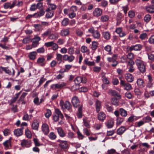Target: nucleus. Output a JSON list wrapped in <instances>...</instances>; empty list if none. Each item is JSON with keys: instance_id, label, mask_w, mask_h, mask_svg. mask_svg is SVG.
<instances>
[{"instance_id": "f257e3e1", "label": "nucleus", "mask_w": 154, "mask_h": 154, "mask_svg": "<svg viewBox=\"0 0 154 154\" xmlns=\"http://www.w3.org/2000/svg\"><path fill=\"white\" fill-rule=\"evenodd\" d=\"M60 106L63 109H66L70 112L72 111V105L68 101H66L64 102L63 100H61L60 101Z\"/></svg>"}, {"instance_id": "f03ea898", "label": "nucleus", "mask_w": 154, "mask_h": 154, "mask_svg": "<svg viewBox=\"0 0 154 154\" xmlns=\"http://www.w3.org/2000/svg\"><path fill=\"white\" fill-rule=\"evenodd\" d=\"M135 63L140 72L142 73H144L146 71V63L139 59L136 60Z\"/></svg>"}, {"instance_id": "7ed1b4c3", "label": "nucleus", "mask_w": 154, "mask_h": 154, "mask_svg": "<svg viewBox=\"0 0 154 154\" xmlns=\"http://www.w3.org/2000/svg\"><path fill=\"white\" fill-rule=\"evenodd\" d=\"M64 116L60 111L58 109H55V111L53 115V119L55 122H57L59 120V118L61 119L63 118Z\"/></svg>"}, {"instance_id": "20e7f679", "label": "nucleus", "mask_w": 154, "mask_h": 154, "mask_svg": "<svg viewBox=\"0 0 154 154\" xmlns=\"http://www.w3.org/2000/svg\"><path fill=\"white\" fill-rule=\"evenodd\" d=\"M87 80L86 78L84 76H82L77 77L75 79L74 82L75 84L79 85L81 83H85L86 82Z\"/></svg>"}, {"instance_id": "39448f33", "label": "nucleus", "mask_w": 154, "mask_h": 154, "mask_svg": "<svg viewBox=\"0 0 154 154\" xmlns=\"http://www.w3.org/2000/svg\"><path fill=\"white\" fill-rule=\"evenodd\" d=\"M120 85L124 87V89L127 91H130L133 88L131 84L126 82L125 81L121 80L120 82Z\"/></svg>"}, {"instance_id": "423d86ee", "label": "nucleus", "mask_w": 154, "mask_h": 154, "mask_svg": "<svg viewBox=\"0 0 154 154\" xmlns=\"http://www.w3.org/2000/svg\"><path fill=\"white\" fill-rule=\"evenodd\" d=\"M57 142L59 143L58 145L62 149H66L68 147L69 144L67 141L66 140H57Z\"/></svg>"}, {"instance_id": "0eeeda50", "label": "nucleus", "mask_w": 154, "mask_h": 154, "mask_svg": "<svg viewBox=\"0 0 154 154\" xmlns=\"http://www.w3.org/2000/svg\"><path fill=\"white\" fill-rule=\"evenodd\" d=\"M66 84L64 82L58 83L56 84H53L51 86V88L54 90H56L57 89H60L63 87L65 86Z\"/></svg>"}, {"instance_id": "6e6552de", "label": "nucleus", "mask_w": 154, "mask_h": 154, "mask_svg": "<svg viewBox=\"0 0 154 154\" xmlns=\"http://www.w3.org/2000/svg\"><path fill=\"white\" fill-rule=\"evenodd\" d=\"M88 32L92 34L93 37L97 39L100 38V34L99 32L97 30H94L93 28H90L88 30Z\"/></svg>"}, {"instance_id": "1a4fd4ad", "label": "nucleus", "mask_w": 154, "mask_h": 154, "mask_svg": "<svg viewBox=\"0 0 154 154\" xmlns=\"http://www.w3.org/2000/svg\"><path fill=\"white\" fill-rule=\"evenodd\" d=\"M63 60L68 61L69 62H72L75 60L74 56L72 55H69L68 54H65L63 56Z\"/></svg>"}, {"instance_id": "9d476101", "label": "nucleus", "mask_w": 154, "mask_h": 154, "mask_svg": "<svg viewBox=\"0 0 154 154\" xmlns=\"http://www.w3.org/2000/svg\"><path fill=\"white\" fill-rule=\"evenodd\" d=\"M0 68L3 71H4L6 73L10 75H12L13 76L15 74V71L13 69H12V72H11L10 69H8L7 67H0Z\"/></svg>"}, {"instance_id": "9b49d317", "label": "nucleus", "mask_w": 154, "mask_h": 154, "mask_svg": "<svg viewBox=\"0 0 154 154\" xmlns=\"http://www.w3.org/2000/svg\"><path fill=\"white\" fill-rule=\"evenodd\" d=\"M42 130L44 134L47 135L49 132V128L48 125L44 123L42 126Z\"/></svg>"}, {"instance_id": "f8f14e48", "label": "nucleus", "mask_w": 154, "mask_h": 154, "mask_svg": "<svg viewBox=\"0 0 154 154\" xmlns=\"http://www.w3.org/2000/svg\"><path fill=\"white\" fill-rule=\"evenodd\" d=\"M31 143V141L30 140L24 139L21 140V145L23 147H29Z\"/></svg>"}, {"instance_id": "ddd939ff", "label": "nucleus", "mask_w": 154, "mask_h": 154, "mask_svg": "<svg viewBox=\"0 0 154 154\" xmlns=\"http://www.w3.org/2000/svg\"><path fill=\"white\" fill-rule=\"evenodd\" d=\"M124 17V15L122 14L119 12L117 14L116 20H117L116 25L117 26H119L121 23L122 20V19Z\"/></svg>"}, {"instance_id": "4468645a", "label": "nucleus", "mask_w": 154, "mask_h": 154, "mask_svg": "<svg viewBox=\"0 0 154 154\" xmlns=\"http://www.w3.org/2000/svg\"><path fill=\"white\" fill-rule=\"evenodd\" d=\"M72 102L74 106L76 107L79 106L80 101L78 97L75 96L73 97L72 100Z\"/></svg>"}, {"instance_id": "2eb2a0df", "label": "nucleus", "mask_w": 154, "mask_h": 154, "mask_svg": "<svg viewBox=\"0 0 154 154\" xmlns=\"http://www.w3.org/2000/svg\"><path fill=\"white\" fill-rule=\"evenodd\" d=\"M136 82L137 86L140 88H143L145 86V83L143 80L141 78L138 79Z\"/></svg>"}, {"instance_id": "dca6fc26", "label": "nucleus", "mask_w": 154, "mask_h": 154, "mask_svg": "<svg viewBox=\"0 0 154 154\" xmlns=\"http://www.w3.org/2000/svg\"><path fill=\"white\" fill-rule=\"evenodd\" d=\"M104 108L109 112H112L114 110L113 107L109 103H105Z\"/></svg>"}, {"instance_id": "f3484780", "label": "nucleus", "mask_w": 154, "mask_h": 154, "mask_svg": "<svg viewBox=\"0 0 154 154\" xmlns=\"http://www.w3.org/2000/svg\"><path fill=\"white\" fill-rule=\"evenodd\" d=\"M55 129L57 130V132L60 137H63L66 136V133L61 127H57Z\"/></svg>"}, {"instance_id": "a211bd4d", "label": "nucleus", "mask_w": 154, "mask_h": 154, "mask_svg": "<svg viewBox=\"0 0 154 154\" xmlns=\"http://www.w3.org/2000/svg\"><path fill=\"white\" fill-rule=\"evenodd\" d=\"M70 33L69 28H64L62 29L60 32V35L63 36H66L68 35Z\"/></svg>"}, {"instance_id": "6ab92c4d", "label": "nucleus", "mask_w": 154, "mask_h": 154, "mask_svg": "<svg viewBox=\"0 0 154 154\" xmlns=\"http://www.w3.org/2000/svg\"><path fill=\"white\" fill-rule=\"evenodd\" d=\"M125 78L128 82L131 83L134 80V76L130 73L125 74Z\"/></svg>"}, {"instance_id": "aec40b11", "label": "nucleus", "mask_w": 154, "mask_h": 154, "mask_svg": "<svg viewBox=\"0 0 154 154\" xmlns=\"http://www.w3.org/2000/svg\"><path fill=\"white\" fill-rule=\"evenodd\" d=\"M108 93L112 96L117 97L119 99H120L121 98V95L115 90H110L109 91Z\"/></svg>"}, {"instance_id": "412c9836", "label": "nucleus", "mask_w": 154, "mask_h": 154, "mask_svg": "<svg viewBox=\"0 0 154 154\" xmlns=\"http://www.w3.org/2000/svg\"><path fill=\"white\" fill-rule=\"evenodd\" d=\"M37 63L41 66H44L46 64L45 59L43 57H39L37 59Z\"/></svg>"}, {"instance_id": "4be33fe9", "label": "nucleus", "mask_w": 154, "mask_h": 154, "mask_svg": "<svg viewBox=\"0 0 154 154\" xmlns=\"http://www.w3.org/2000/svg\"><path fill=\"white\" fill-rule=\"evenodd\" d=\"M142 48V46L141 45L138 44L133 45L130 47L129 50L131 51L133 50L135 51H139Z\"/></svg>"}, {"instance_id": "5701e85b", "label": "nucleus", "mask_w": 154, "mask_h": 154, "mask_svg": "<svg viewBox=\"0 0 154 154\" xmlns=\"http://www.w3.org/2000/svg\"><path fill=\"white\" fill-rule=\"evenodd\" d=\"M102 10L100 8H96L93 12V15L96 17H98L100 16L102 14Z\"/></svg>"}, {"instance_id": "b1692460", "label": "nucleus", "mask_w": 154, "mask_h": 154, "mask_svg": "<svg viewBox=\"0 0 154 154\" xmlns=\"http://www.w3.org/2000/svg\"><path fill=\"white\" fill-rule=\"evenodd\" d=\"M105 124L108 128H111L114 125V122L113 120L109 119L105 123Z\"/></svg>"}, {"instance_id": "393cba45", "label": "nucleus", "mask_w": 154, "mask_h": 154, "mask_svg": "<svg viewBox=\"0 0 154 154\" xmlns=\"http://www.w3.org/2000/svg\"><path fill=\"white\" fill-rule=\"evenodd\" d=\"M47 4L48 5V8L46 10V11H53V10L56 9V6L54 4H51L49 3H47Z\"/></svg>"}, {"instance_id": "a878e982", "label": "nucleus", "mask_w": 154, "mask_h": 154, "mask_svg": "<svg viewBox=\"0 0 154 154\" xmlns=\"http://www.w3.org/2000/svg\"><path fill=\"white\" fill-rule=\"evenodd\" d=\"M106 117V114L103 112H100L98 115V119L100 121H103L105 119Z\"/></svg>"}, {"instance_id": "bb28decb", "label": "nucleus", "mask_w": 154, "mask_h": 154, "mask_svg": "<svg viewBox=\"0 0 154 154\" xmlns=\"http://www.w3.org/2000/svg\"><path fill=\"white\" fill-rule=\"evenodd\" d=\"M37 53L36 51L31 52L29 54L28 57L29 59L32 60H34L36 57Z\"/></svg>"}, {"instance_id": "cd10ccee", "label": "nucleus", "mask_w": 154, "mask_h": 154, "mask_svg": "<svg viewBox=\"0 0 154 154\" xmlns=\"http://www.w3.org/2000/svg\"><path fill=\"white\" fill-rule=\"evenodd\" d=\"M14 133L15 135L17 137H19L22 135L23 133V131L18 128L15 129L14 131Z\"/></svg>"}, {"instance_id": "c85d7f7f", "label": "nucleus", "mask_w": 154, "mask_h": 154, "mask_svg": "<svg viewBox=\"0 0 154 154\" xmlns=\"http://www.w3.org/2000/svg\"><path fill=\"white\" fill-rule=\"evenodd\" d=\"M81 51L83 53H86L88 54L90 53L89 50L86 46L84 45H83L81 47Z\"/></svg>"}, {"instance_id": "c756f323", "label": "nucleus", "mask_w": 154, "mask_h": 154, "mask_svg": "<svg viewBox=\"0 0 154 154\" xmlns=\"http://www.w3.org/2000/svg\"><path fill=\"white\" fill-rule=\"evenodd\" d=\"M69 23V19L67 18H64L61 21V25L63 26H65L68 25Z\"/></svg>"}, {"instance_id": "7c9ffc66", "label": "nucleus", "mask_w": 154, "mask_h": 154, "mask_svg": "<svg viewBox=\"0 0 154 154\" xmlns=\"http://www.w3.org/2000/svg\"><path fill=\"white\" fill-rule=\"evenodd\" d=\"M125 128L124 126H122L119 128L117 131V134L121 135L126 131Z\"/></svg>"}, {"instance_id": "2f4dec72", "label": "nucleus", "mask_w": 154, "mask_h": 154, "mask_svg": "<svg viewBox=\"0 0 154 154\" xmlns=\"http://www.w3.org/2000/svg\"><path fill=\"white\" fill-rule=\"evenodd\" d=\"M119 111L120 115L123 117H125L127 116V111L123 108H120L119 109Z\"/></svg>"}, {"instance_id": "473e14b6", "label": "nucleus", "mask_w": 154, "mask_h": 154, "mask_svg": "<svg viewBox=\"0 0 154 154\" xmlns=\"http://www.w3.org/2000/svg\"><path fill=\"white\" fill-rule=\"evenodd\" d=\"M52 32V29H48L46 31L41 34L42 37L45 38L46 37L50 35Z\"/></svg>"}, {"instance_id": "72a5a7b5", "label": "nucleus", "mask_w": 154, "mask_h": 154, "mask_svg": "<svg viewBox=\"0 0 154 154\" xmlns=\"http://www.w3.org/2000/svg\"><path fill=\"white\" fill-rule=\"evenodd\" d=\"M39 123L36 121H34L32 125V128L33 129L38 130Z\"/></svg>"}, {"instance_id": "f704fd0d", "label": "nucleus", "mask_w": 154, "mask_h": 154, "mask_svg": "<svg viewBox=\"0 0 154 154\" xmlns=\"http://www.w3.org/2000/svg\"><path fill=\"white\" fill-rule=\"evenodd\" d=\"M95 106L97 112H99L101 108V103L98 100L96 101L95 103Z\"/></svg>"}, {"instance_id": "c9c22d12", "label": "nucleus", "mask_w": 154, "mask_h": 154, "mask_svg": "<svg viewBox=\"0 0 154 154\" xmlns=\"http://www.w3.org/2000/svg\"><path fill=\"white\" fill-rule=\"evenodd\" d=\"M88 58H86L84 60L85 63L87 65L90 66H94L95 63L94 61H88Z\"/></svg>"}, {"instance_id": "e433bc0d", "label": "nucleus", "mask_w": 154, "mask_h": 154, "mask_svg": "<svg viewBox=\"0 0 154 154\" xmlns=\"http://www.w3.org/2000/svg\"><path fill=\"white\" fill-rule=\"evenodd\" d=\"M146 11L150 13H154V6L150 5L146 8Z\"/></svg>"}, {"instance_id": "4c0bfd02", "label": "nucleus", "mask_w": 154, "mask_h": 154, "mask_svg": "<svg viewBox=\"0 0 154 154\" xmlns=\"http://www.w3.org/2000/svg\"><path fill=\"white\" fill-rule=\"evenodd\" d=\"M62 57L63 56L61 54H57L56 59L58 64H60L62 62Z\"/></svg>"}, {"instance_id": "58836bf2", "label": "nucleus", "mask_w": 154, "mask_h": 154, "mask_svg": "<svg viewBox=\"0 0 154 154\" xmlns=\"http://www.w3.org/2000/svg\"><path fill=\"white\" fill-rule=\"evenodd\" d=\"M76 115L79 118H81L82 117V106H81L78 108V111Z\"/></svg>"}, {"instance_id": "ea45409f", "label": "nucleus", "mask_w": 154, "mask_h": 154, "mask_svg": "<svg viewBox=\"0 0 154 154\" xmlns=\"http://www.w3.org/2000/svg\"><path fill=\"white\" fill-rule=\"evenodd\" d=\"M111 102L112 104L115 106H118L119 105V101L118 99L113 97L111 98Z\"/></svg>"}, {"instance_id": "a19ab883", "label": "nucleus", "mask_w": 154, "mask_h": 154, "mask_svg": "<svg viewBox=\"0 0 154 154\" xmlns=\"http://www.w3.org/2000/svg\"><path fill=\"white\" fill-rule=\"evenodd\" d=\"M98 43L95 41H93L92 42L91 48L93 50H95L98 47Z\"/></svg>"}, {"instance_id": "79ce46f5", "label": "nucleus", "mask_w": 154, "mask_h": 154, "mask_svg": "<svg viewBox=\"0 0 154 154\" xmlns=\"http://www.w3.org/2000/svg\"><path fill=\"white\" fill-rule=\"evenodd\" d=\"M48 137L51 140H54L57 138V135L53 132H51L48 135Z\"/></svg>"}, {"instance_id": "37998d69", "label": "nucleus", "mask_w": 154, "mask_h": 154, "mask_svg": "<svg viewBox=\"0 0 154 154\" xmlns=\"http://www.w3.org/2000/svg\"><path fill=\"white\" fill-rule=\"evenodd\" d=\"M102 35L104 38L106 40H108L110 38V35L108 32H103L102 33Z\"/></svg>"}, {"instance_id": "c03bdc74", "label": "nucleus", "mask_w": 154, "mask_h": 154, "mask_svg": "<svg viewBox=\"0 0 154 154\" xmlns=\"http://www.w3.org/2000/svg\"><path fill=\"white\" fill-rule=\"evenodd\" d=\"M46 12L47 13L46 14V17L47 18H50L53 16L54 14V11H49Z\"/></svg>"}, {"instance_id": "a18cd8bd", "label": "nucleus", "mask_w": 154, "mask_h": 154, "mask_svg": "<svg viewBox=\"0 0 154 154\" xmlns=\"http://www.w3.org/2000/svg\"><path fill=\"white\" fill-rule=\"evenodd\" d=\"M11 138L8 140L5 141L3 143L4 146L6 148H9L11 146Z\"/></svg>"}, {"instance_id": "49530a36", "label": "nucleus", "mask_w": 154, "mask_h": 154, "mask_svg": "<svg viewBox=\"0 0 154 154\" xmlns=\"http://www.w3.org/2000/svg\"><path fill=\"white\" fill-rule=\"evenodd\" d=\"M109 17L107 15H104L100 17V20L102 22H105L109 20Z\"/></svg>"}, {"instance_id": "de8ad7c7", "label": "nucleus", "mask_w": 154, "mask_h": 154, "mask_svg": "<svg viewBox=\"0 0 154 154\" xmlns=\"http://www.w3.org/2000/svg\"><path fill=\"white\" fill-rule=\"evenodd\" d=\"M106 154H119V153L117 152L115 149H111L107 150Z\"/></svg>"}, {"instance_id": "09e8293b", "label": "nucleus", "mask_w": 154, "mask_h": 154, "mask_svg": "<svg viewBox=\"0 0 154 154\" xmlns=\"http://www.w3.org/2000/svg\"><path fill=\"white\" fill-rule=\"evenodd\" d=\"M58 38V35L56 34H50L49 36V39L51 40H56Z\"/></svg>"}, {"instance_id": "8fccbe9b", "label": "nucleus", "mask_w": 154, "mask_h": 154, "mask_svg": "<svg viewBox=\"0 0 154 154\" xmlns=\"http://www.w3.org/2000/svg\"><path fill=\"white\" fill-rule=\"evenodd\" d=\"M45 11L42 10L40 12L35 13L34 15H35V17H38L43 15L45 14Z\"/></svg>"}, {"instance_id": "3c124183", "label": "nucleus", "mask_w": 154, "mask_h": 154, "mask_svg": "<svg viewBox=\"0 0 154 154\" xmlns=\"http://www.w3.org/2000/svg\"><path fill=\"white\" fill-rule=\"evenodd\" d=\"M67 53L69 55H73L75 53L74 48L73 47H69L68 49Z\"/></svg>"}, {"instance_id": "603ef678", "label": "nucleus", "mask_w": 154, "mask_h": 154, "mask_svg": "<svg viewBox=\"0 0 154 154\" xmlns=\"http://www.w3.org/2000/svg\"><path fill=\"white\" fill-rule=\"evenodd\" d=\"M117 54H114L112 57H107V60L109 62H112L115 60L117 59Z\"/></svg>"}, {"instance_id": "864d4df0", "label": "nucleus", "mask_w": 154, "mask_h": 154, "mask_svg": "<svg viewBox=\"0 0 154 154\" xmlns=\"http://www.w3.org/2000/svg\"><path fill=\"white\" fill-rule=\"evenodd\" d=\"M25 133L26 136L27 138H30L31 137L32 135L31 132L28 128L26 129Z\"/></svg>"}, {"instance_id": "5fc2aeb1", "label": "nucleus", "mask_w": 154, "mask_h": 154, "mask_svg": "<svg viewBox=\"0 0 154 154\" xmlns=\"http://www.w3.org/2000/svg\"><path fill=\"white\" fill-rule=\"evenodd\" d=\"M33 26L35 28V30L36 31H42V26L40 24H34Z\"/></svg>"}, {"instance_id": "6e6d98bb", "label": "nucleus", "mask_w": 154, "mask_h": 154, "mask_svg": "<svg viewBox=\"0 0 154 154\" xmlns=\"http://www.w3.org/2000/svg\"><path fill=\"white\" fill-rule=\"evenodd\" d=\"M124 119L121 117H119L116 119V124L117 126L120 125L123 122Z\"/></svg>"}, {"instance_id": "4d7b16f0", "label": "nucleus", "mask_w": 154, "mask_h": 154, "mask_svg": "<svg viewBox=\"0 0 154 154\" xmlns=\"http://www.w3.org/2000/svg\"><path fill=\"white\" fill-rule=\"evenodd\" d=\"M46 80V79L44 78V76L42 77L38 82L39 85L37 86V87H39Z\"/></svg>"}, {"instance_id": "13d9d810", "label": "nucleus", "mask_w": 154, "mask_h": 154, "mask_svg": "<svg viewBox=\"0 0 154 154\" xmlns=\"http://www.w3.org/2000/svg\"><path fill=\"white\" fill-rule=\"evenodd\" d=\"M151 18V17L150 15L146 14L144 17V20L145 22L148 23L150 21Z\"/></svg>"}, {"instance_id": "bf43d9fd", "label": "nucleus", "mask_w": 154, "mask_h": 154, "mask_svg": "<svg viewBox=\"0 0 154 154\" xmlns=\"http://www.w3.org/2000/svg\"><path fill=\"white\" fill-rule=\"evenodd\" d=\"M76 33L77 36L81 37L83 34V32L80 29H78L76 30Z\"/></svg>"}, {"instance_id": "052dcab7", "label": "nucleus", "mask_w": 154, "mask_h": 154, "mask_svg": "<svg viewBox=\"0 0 154 154\" xmlns=\"http://www.w3.org/2000/svg\"><path fill=\"white\" fill-rule=\"evenodd\" d=\"M140 38L142 40H144L147 38V35L146 33L141 34L139 36Z\"/></svg>"}, {"instance_id": "680f3d73", "label": "nucleus", "mask_w": 154, "mask_h": 154, "mask_svg": "<svg viewBox=\"0 0 154 154\" xmlns=\"http://www.w3.org/2000/svg\"><path fill=\"white\" fill-rule=\"evenodd\" d=\"M101 6L103 8L106 7L108 5V2L105 0H103L100 3Z\"/></svg>"}, {"instance_id": "e2e57ef3", "label": "nucleus", "mask_w": 154, "mask_h": 154, "mask_svg": "<svg viewBox=\"0 0 154 154\" xmlns=\"http://www.w3.org/2000/svg\"><path fill=\"white\" fill-rule=\"evenodd\" d=\"M78 89H79V85H77L75 84L72 86L71 88V90L72 91H76Z\"/></svg>"}, {"instance_id": "0e129e2a", "label": "nucleus", "mask_w": 154, "mask_h": 154, "mask_svg": "<svg viewBox=\"0 0 154 154\" xmlns=\"http://www.w3.org/2000/svg\"><path fill=\"white\" fill-rule=\"evenodd\" d=\"M102 81L105 84H108L109 83V82L107 78L105 76H103L102 77Z\"/></svg>"}, {"instance_id": "69168bd1", "label": "nucleus", "mask_w": 154, "mask_h": 154, "mask_svg": "<svg viewBox=\"0 0 154 154\" xmlns=\"http://www.w3.org/2000/svg\"><path fill=\"white\" fill-rule=\"evenodd\" d=\"M122 10L124 12L125 15H126L127 11L128 10V7L127 5H126L124 6H122Z\"/></svg>"}, {"instance_id": "338daca9", "label": "nucleus", "mask_w": 154, "mask_h": 154, "mask_svg": "<svg viewBox=\"0 0 154 154\" xmlns=\"http://www.w3.org/2000/svg\"><path fill=\"white\" fill-rule=\"evenodd\" d=\"M136 119L135 118V116H131L129 117L128 119V122H132L136 120Z\"/></svg>"}, {"instance_id": "774afa93", "label": "nucleus", "mask_w": 154, "mask_h": 154, "mask_svg": "<svg viewBox=\"0 0 154 154\" xmlns=\"http://www.w3.org/2000/svg\"><path fill=\"white\" fill-rule=\"evenodd\" d=\"M149 60L152 61H154V55L151 53L147 54Z\"/></svg>"}]
</instances>
